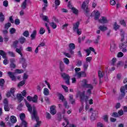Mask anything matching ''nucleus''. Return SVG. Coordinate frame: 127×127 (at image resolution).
Listing matches in <instances>:
<instances>
[{"label":"nucleus","instance_id":"f257e3e1","mask_svg":"<svg viewBox=\"0 0 127 127\" xmlns=\"http://www.w3.org/2000/svg\"><path fill=\"white\" fill-rule=\"evenodd\" d=\"M25 105L26 107L28 108V111L30 113V114H32V120H36L37 122V124L35 126V127H40V124H41V122L38 121L39 120V118L37 115V111H36V108L35 107H33V113H32V107L31 105L28 103L27 101L25 100Z\"/></svg>","mask_w":127,"mask_h":127},{"label":"nucleus","instance_id":"f03ea898","mask_svg":"<svg viewBox=\"0 0 127 127\" xmlns=\"http://www.w3.org/2000/svg\"><path fill=\"white\" fill-rule=\"evenodd\" d=\"M75 74L74 77H76L77 79H81L82 77H87V73L85 71H81V68L76 67L74 69Z\"/></svg>","mask_w":127,"mask_h":127},{"label":"nucleus","instance_id":"7ed1b4c3","mask_svg":"<svg viewBox=\"0 0 127 127\" xmlns=\"http://www.w3.org/2000/svg\"><path fill=\"white\" fill-rule=\"evenodd\" d=\"M93 13H94L95 20H98L100 23L105 24L108 23V20L106 17L102 16L100 19H99V17H100V12L99 11H94Z\"/></svg>","mask_w":127,"mask_h":127},{"label":"nucleus","instance_id":"20e7f679","mask_svg":"<svg viewBox=\"0 0 127 127\" xmlns=\"http://www.w3.org/2000/svg\"><path fill=\"white\" fill-rule=\"evenodd\" d=\"M80 102L82 104V106L80 107L79 112L81 113L84 109V106L83 105V103L84 101L87 102V101L89 99V97L88 96L85 95V92H83L80 94Z\"/></svg>","mask_w":127,"mask_h":127},{"label":"nucleus","instance_id":"39448f33","mask_svg":"<svg viewBox=\"0 0 127 127\" xmlns=\"http://www.w3.org/2000/svg\"><path fill=\"white\" fill-rule=\"evenodd\" d=\"M15 73H17V74H21V73H23V70L16 69L15 70V72H11L10 71L8 72V75L11 79L12 81H16V77H15V76H14Z\"/></svg>","mask_w":127,"mask_h":127},{"label":"nucleus","instance_id":"423d86ee","mask_svg":"<svg viewBox=\"0 0 127 127\" xmlns=\"http://www.w3.org/2000/svg\"><path fill=\"white\" fill-rule=\"evenodd\" d=\"M119 48L123 53H126L127 52V43H121L120 44Z\"/></svg>","mask_w":127,"mask_h":127},{"label":"nucleus","instance_id":"0eeeda50","mask_svg":"<svg viewBox=\"0 0 127 127\" xmlns=\"http://www.w3.org/2000/svg\"><path fill=\"white\" fill-rule=\"evenodd\" d=\"M81 8L83 10V12L86 15H87V14H88V13L90 12V10H89L88 5H87L86 2H83L82 4L81 5Z\"/></svg>","mask_w":127,"mask_h":127},{"label":"nucleus","instance_id":"6e6552de","mask_svg":"<svg viewBox=\"0 0 127 127\" xmlns=\"http://www.w3.org/2000/svg\"><path fill=\"white\" fill-rule=\"evenodd\" d=\"M62 77L65 80V83L67 85H70V76H69V75L63 73L62 74Z\"/></svg>","mask_w":127,"mask_h":127},{"label":"nucleus","instance_id":"1a4fd4ad","mask_svg":"<svg viewBox=\"0 0 127 127\" xmlns=\"http://www.w3.org/2000/svg\"><path fill=\"white\" fill-rule=\"evenodd\" d=\"M126 90H127V84L121 87L120 89L121 95L120 96V98H123L126 96Z\"/></svg>","mask_w":127,"mask_h":127},{"label":"nucleus","instance_id":"9d476101","mask_svg":"<svg viewBox=\"0 0 127 127\" xmlns=\"http://www.w3.org/2000/svg\"><path fill=\"white\" fill-rule=\"evenodd\" d=\"M98 111L94 110L93 111L92 115L90 117V120L91 122H94L95 120H97V118H98Z\"/></svg>","mask_w":127,"mask_h":127},{"label":"nucleus","instance_id":"9b49d317","mask_svg":"<svg viewBox=\"0 0 127 127\" xmlns=\"http://www.w3.org/2000/svg\"><path fill=\"white\" fill-rule=\"evenodd\" d=\"M19 62L20 63H21V64H22V67L24 69H25V68L27 67V63H26V60L24 58H21L20 59Z\"/></svg>","mask_w":127,"mask_h":127},{"label":"nucleus","instance_id":"f8f14e48","mask_svg":"<svg viewBox=\"0 0 127 127\" xmlns=\"http://www.w3.org/2000/svg\"><path fill=\"white\" fill-rule=\"evenodd\" d=\"M105 75H107L106 72L105 73L104 71H102L101 70L98 71V77L100 80V84H102V79H103L104 76H105Z\"/></svg>","mask_w":127,"mask_h":127},{"label":"nucleus","instance_id":"ddd939ff","mask_svg":"<svg viewBox=\"0 0 127 127\" xmlns=\"http://www.w3.org/2000/svg\"><path fill=\"white\" fill-rule=\"evenodd\" d=\"M85 52H86V56H89L91 54V51L92 52H94L95 54H97L96 52H95V49H93V47H89V49L84 50Z\"/></svg>","mask_w":127,"mask_h":127},{"label":"nucleus","instance_id":"4468645a","mask_svg":"<svg viewBox=\"0 0 127 127\" xmlns=\"http://www.w3.org/2000/svg\"><path fill=\"white\" fill-rule=\"evenodd\" d=\"M82 82V87L83 88L92 87V84H87V80L83 79Z\"/></svg>","mask_w":127,"mask_h":127},{"label":"nucleus","instance_id":"2eb2a0df","mask_svg":"<svg viewBox=\"0 0 127 127\" xmlns=\"http://www.w3.org/2000/svg\"><path fill=\"white\" fill-rule=\"evenodd\" d=\"M56 106L55 105L52 106L50 107V113L54 116V115H56Z\"/></svg>","mask_w":127,"mask_h":127},{"label":"nucleus","instance_id":"dca6fc26","mask_svg":"<svg viewBox=\"0 0 127 127\" xmlns=\"http://www.w3.org/2000/svg\"><path fill=\"white\" fill-rule=\"evenodd\" d=\"M117 49V47L116 46V44L114 42H112L110 45V51L111 52H115Z\"/></svg>","mask_w":127,"mask_h":127},{"label":"nucleus","instance_id":"f3484780","mask_svg":"<svg viewBox=\"0 0 127 127\" xmlns=\"http://www.w3.org/2000/svg\"><path fill=\"white\" fill-rule=\"evenodd\" d=\"M79 25H80V22L77 21L73 24V30L76 31L77 29H79Z\"/></svg>","mask_w":127,"mask_h":127},{"label":"nucleus","instance_id":"a211bd4d","mask_svg":"<svg viewBox=\"0 0 127 127\" xmlns=\"http://www.w3.org/2000/svg\"><path fill=\"white\" fill-rule=\"evenodd\" d=\"M27 7V0H24L21 4L22 9H25Z\"/></svg>","mask_w":127,"mask_h":127},{"label":"nucleus","instance_id":"6ab92c4d","mask_svg":"<svg viewBox=\"0 0 127 127\" xmlns=\"http://www.w3.org/2000/svg\"><path fill=\"white\" fill-rule=\"evenodd\" d=\"M37 34V31L36 30H34L30 36L32 40H34V39H35V37H36Z\"/></svg>","mask_w":127,"mask_h":127},{"label":"nucleus","instance_id":"aec40b11","mask_svg":"<svg viewBox=\"0 0 127 127\" xmlns=\"http://www.w3.org/2000/svg\"><path fill=\"white\" fill-rule=\"evenodd\" d=\"M23 126L24 127H27V122L24 120H22L21 124L19 125H16L15 127H22Z\"/></svg>","mask_w":127,"mask_h":127},{"label":"nucleus","instance_id":"412c9836","mask_svg":"<svg viewBox=\"0 0 127 127\" xmlns=\"http://www.w3.org/2000/svg\"><path fill=\"white\" fill-rule=\"evenodd\" d=\"M121 36L120 41L124 42V41H125V32H124L123 30H121Z\"/></svg>","mask_w":127,"mask_h":127},{"label":"nucleus","instance_id":"4be33fe9","mask_svg":"<svg viewBox=\"0 0 127 127\" xmlns=\"http://www.w3.org/2000/svg\"><path fill=\"white\" fill-rule=\"evenodd\" d=\"M10 121L12 124H15L17 120H16V117L14 116H11L10 118Z\"/></svg>","mask_w":127,"mask_h":127},{"label":"nucleus","instance_id":"5701e85b","mask_svg":"<svg viewBox=\"0 0 127 127\" xmlns=\"http://www.w3.org/2000/svg\"><path fill=\"white\" fill-rule=\"evenodd\" d=\"M21 51H22V47H20V48L19 49H18V48L16 49V52L17 53H18V54H19V55H20L21 58H22V57H23L22 56V53H21Z\"/></svg>","mask_w":127,"mask_h":127},{"label":"nucleus","instance_id":"b1692460","mask_svg":"<svg viewBox=\"0 0 127 127\" xmlns=\"http://www.w3.org/2000/svg\"><path fill=\"white\" fill-rule=\"evenodd\" d=\"M88 89L86 91L87 96H90L92 94V90H93V85H91V87H87Z\"/></svg>","mask_w":127,"mask_h":127},{"label":"nucleus","instance_id":"393cba45","mask_svg":"<svg viewBox=\"0 0 127 127\" xmlns=\"http://www.w3.org/2000/svg\"><path fill=\"white\" fill-rule=\"evenodd\" d=\"M19 42H20L21 44H23V43H25V42H26V39H25L24 37H21L19 39Z\"/></svg>","mask_w":127,"mask_h":127},{"label":"nucleus","instance_id":"a878e982","mask_svg":"<svg viewBox=\"0 0 127 127\" xmlns=\"http://www.w3.org/2000/svg\"><path fill=\"white\" fill-rule=\"evenodd\" d=\"M38 97L37 96V95H34L33 97H32V102H33V103L37 104L38 102Z\"/></svg>","mask_w":127,"mask_h":127},{"label":"nucleus","instance_id":"bb28decb","mask_svg":"<svg viewBox=\"0 0 127 127\" xmlns=\"http://www.w3.org/2000/svg\"><path fill=\"white\" fill-rule=\"evenodd\" d=\"M99 29L101 31H106V30H108V27L106 26L101 25L98 27Z\"/></svg>","mask_w":127,"mask_h":127},{"label":"nucleus","instance_id":"cd10ccee","mask_svg":"<svg viewBox=\"0 0 127 127\" xmlns=\"http://www.w3.org/2000/svg\"><path fill=\"white\" fill-rule=\"evenodd\" d=\"M17 99L19 103H20L23 100V97L21 94H17Z\"/></svg>","mask_w":127,"mask_h":127},{"label":"nucleus","instance_id":"c85d7f7f","mask_svg":"<svg viewBox=\"0 0 127 127\" xmlns=\"http://www.w3.org/2000/svg\"><path fill=\"white\" fill-rule=\"evenodd\" d=\"M0 55H1V56H2V58H3V59H6V53H5V52H4V51H3L2 50H0Z\"/></svg>","mask_w":127,"mask_h":127},{"label":"nucleus","instance_id":"c756f323","mask_svg":"<svg viewBox=\"0 0 127 127\" xmlns=\"http://www.w3.org/2000/svg\"><path fill=\"white\" fill-rule=\"evenodd\" d=\"M4 15H3V13H2V12H0V21L1 22H3L4 21Z\"/></svg>","mask_w":127,"mask_h":127},{"label":"nucleus","instance_id":"7c9ffc66","mask_svg":"<svg viewBox=\"0 0 127 127\" xmlns=\"http://www.w3.org/2000/svg\"><path fill=\"white\" fill-rule=\"evenodd\" d=\"M84 71L83 72H86L87 71V69H88V67H89V64H88V63H85L83 65Z\"/></svg>","mask_w":127,"mask_h":127},{"label":"nucleus","instance_id":"2f4dec72","mask_svg":"<svg viewBox=\"0 0 127 127\" xmlns=\"http://www.w3.org/2000/svg\"><path fill=\"white\" fill-rule=\"evenodd\" d=\"M43 93L45 96H48L49 95V89L47 88L44 89Z\"/></svg>","mask_w":127,"mask_h":127},{"label":"nucleus","instance_id":"473e14b6","mask_svg":"<svg viewBox=\"0 0 127 127\" xmlns=\"http://www.w3.org/2000/svg\"><path fill=\"white\" fill-rule=\"evenodd\" d=\"M17 44H18V41L17 40L14 41V42H13V44L11 47H13V48H17Z\"/></svg>","mask_w":127,"mask_h":127},{"label":"nucleus","instance_id":"72a5a7b5","mask_svg":"<svg viewBox=\"0 0 127 127\" xmlns=\"http://www.w3.org/2000/svg\"><path fill=\"white\" fill-rule=\"evenodd\" d=\"M50 25L53 28V29H55L57 27V24L55 23L54 22H52L50 23Z\"/></svg>","mask_w":127,"mask_h":127},{"label":"nucleus","instance_id":"f704fd0d","mask_svg":"<svg viewBox=\"0 0 127 127\" xmlns=\"http://www.w3.org/2000/svg\"><path fill=\"white\" fill-rule=\"evenodd\" d=\"M43 20H44V21H46V22H49V18H48V16L46 15H44L42 16Z\"/></svg>","mask_w":127,"mask_h":127},{"label":"nucleus","instance_id":"c9c22d12","mask_svg":"<svg viewBox=\"0 0 127 127\" xmlns=\"http://www.w3.org/2000/svg\"><path fill=\"white\" fill-rule=\"evenodd\" d=\"M101 39V36L98 35L96 37V39L94 40V43L95 44H98L99 43V40Z\"/></svg>","mask_w":127,"mask_h":127},{"label":"nucleus","instance_id":"e433bc0d","mask_svg":"<svg viewBox=\"0 0 127 127\" xmlns=\"http://www.w3.org/2000/svg\"><path fill=\"white\" fill-rule=\"evenodd\" d=\"M68 47L69 49L74 50L75 48V44L74 43L69 44Z\"/></svg>","mask_w":127,"mask_h":127},{"label":"nucleus","instance_id":"4c0bfd02","mask_svg":"<svg viewBox=\"0 0 127 127\" xmlns=\"http://www.w3.org/2000/svg\"><path fill=\"white\" fill-rule=\"evenodd\" d=\"M23 36H25V37H28L29 36V32L28 31L26 30L23 33Z\"/></svg>","mask_w":127,"mask_h":127},{"label":"nucleus","instance_id":"58836bf2","mask_svg":"<svg viewBox=\"0 0 127 127\" xmlns=\"http://www.w3.org/2000/svg\"><path fill=\"white\" fill-rule=\"evenodd\" d=\"M64 62L66 65H68V64H70V61H69V59H68L67 58H64Z\"/></svg>","mask_w":127,"mask_h":127},{"label":"nucleus","instance_id":"ea45409f","mask_svg":"<svg viewBox=\"0 0 127 127\" xmlns=\"http://www.w3.org/2000/svg\"><path fill=\"white\" fill-rule=\"evenodd\" d=\"M24 84H25V80H22L18 84V87H19V88L22 87Z\"/></svg>","mask_w":127,"mask_h":127},{"label":"nucleus","instance_id":"a19ab883","mask_svg":"<svg viewBox=\"0 0 127 127\" xmlns=\"http://www.w3.org/2000/svg\"><path fill=\"white\" fill-rule=\"evenodd\" d=\"M4 110L5 111V112H9L10 108H9V107H8V105H4Z\"/></svg>","mask_w":127,"mask_h":127},{"label":"nucleus","instance_id":"79ce46f5","mask_svg":"<svg viewBox=\"0 0 127 127\" xmlns=\"http://www.w3.org/2000/svg\"><path fill=\"white\" fill-rule=\"evenodd\" d=\"M114 28L115 30H118L120 28V25L117 24V22H115L114 24Z\"/></svg>","mask_w":127,"mask_h":127},{"label":"nucleus","instance_id":"37998d69","mask_svg":"<svg viewBox=\"0 0 127 127\" xmlns=\"http://www.w3.org/2000/svg\"><path fill=\"white\" fill-rule=\"evenodd\" d=\"M62 87L66 93L69 92V89H68V87L66 85H62Z\"/></svg>","mask_w":127,"mask_h":127},{"label":"nucleus","instance_id":"c03bdc74","mask_svg":"<svg viewBox=\"0 0 127 127\" xmlns=\"http://www.w3.org/2000/svg\"><path fill=\"white\" fill-rule=\"evenodd\" d=\"M43 2L45 4H44V6L43 7V10H45V9H46V7H47V0H43Z\"/></svg>","mask_w":127,"mask_h":127},{"label":"nucleus","instance_id":"a18cd8bd","mask_svg":"<svg viewBox=\"0 0 127 127\" xmlns=\"http://www.w3.org/2000/svg\"><path fill=\"white\" fill-rule=\"evenodd\" d=\"M74 32H76L78 35H81L82 34V31L81 29H77L76 31H73Z\"/></svg>","mask_w":127,"mask_h":127},{"label":"nucleus","instance_id":"49530a36","mask_svg":"<svg viewBox=\"0 0 127 127\" xmlns=\"http://www.w3.org/2000/svg\"><path fill=\"white\" fill-rule=\"evenodd\" d=\"M63 119L64 121H65V123H66L65 126H64V127H68L67 126L68 125H69V121H68V119H67V118L65 117V116H63Z\"/></svg>","mask_w":127,"mask_h":127},{"label":"nucleus","instance_id":"de8ad7c7","mask_svg":"<svg viewBox=\"0 0 127 127\" xmlns=\"http://www.w3.org/2000/svg\"><path fill=\"white\" fill-rule=\"evenodd\" d=\"M111 116L112 117H114V118H119V117H120L119 113L117 112L113 113Z\"/></svg>","mask_w":127,"mask_h":127},{"label":"nucleus","instance_id":"09e8293b","mask_svg":"<svg viewBox=\"0 0 127 127\" xmlns=\"http://www.w3.org/2000/svg\"><path fill=\"white\" fill-rule=\"evenodd\" d=\"M25 118V114L22 113L20 115V120L22 121H24V119Z\"/></svg>","mask_w":127,"mask_h":127},{"label":"nucleus","instance_id":"8fccbe9b","mask_svg":"<svg viewBox=\"0 0 127 127\" xmlns=\"http://www.w3.org/2000/svg\"><path fill=\"white\" fill-rule=\"evenodd\" d=\"M39 32H40V34H42V35L44 34V33H45V29H44V28L41 27L40 29Z\"/></svg>","mask_w":127,"mask_h":127},{"label":"nucleus","instance_id":"3c124183","mask_svg":"<svg viewBox=\"0 0 127 127\" xmlns=\"http://www.w3.org/2000/svg\"><path fill=\"white\" fill-rule=\"evenodd\" d=\"M8 54L11 57H14L15 56V54H14V53L11 51H8Z\"/></svg>","mask_w":127,"mask_h":127},{"label":"nucleus","instance_id":"603ef678","mask_svg":"<svg viewBox=\"0 0 127 127\" xmlns=\"http://www.w3.org/2000/svg\"><path fill=\"white\" fill-rule=\"evenodd\" d=\"M103 119L104 122H106V123H107V122H108V121H109V116L105 115L103 116Z\"/></svg>","mask_w":127,"mask_h":127},{"label":"nucleus","instance_id":"864d4df0","mask_svg":"<svg viewBox=\"0 0 127 127\" xmlns=\"http://www.w3.org/2000/svg\"><path fill=\"white\" fill-rule=\"evenodd\" d=\"M11 25V24L10 23L8 22L5 24L4 27H5V29H7L8 28H9V27H10Z\"/></svg>","mask_w":127,"mask_h":127},{"label":"nucleus","instance_id":"5fc2aeb1","mask_svg":"<svg viewBox=\"0 0 127 127\" xmlns=\"http://www.w3.org/2000/svg\"><path fill=\"white\" fill-rule=\"evenodd\" d=\"M92 57H89L86 58L85 60H86L87 63H90V62H91V61H92Z\"/></svg>","mask_w":127,"mask_h":127},{"label":"nucleus","instance_id":"6e6d98bb","mask_svg":"<svg viewBox=\"0 0 127 127\" xmlns=\"http://www.w3.org/2000/svg\"><path fill=\"white\" fill-rule=\"evenodd\" d=\"M15 92V88H11L10 90V93L12 94V96H14V92Z\"/></svg>","mask_w":127,"mask_h":127},{"label":"nucleus","instance_id":"4d7b16f0","mask_svg":"<svg viewBox=\"0 0 127 127\" xmlns=\"http://www.w3.org/2000/svg\"><path fill=\"white\" fill-rule=\"evenodd\" d=\"M123 56L124 53H123L122 52H119L117 55V57H118V58H121V57H123Z\"/></svg>","mask_w":127,"mask_h":127},{"label":"nucleus","instance_id":"13d9d810","mask_svg":"<svg viewBox=\"0 0 127 127\" xmlns=\"http://www.w3.org/2000/svg\"><path fill=\"white\" fill-rule=\"evenodd\" d=\"M71 9H72L73 13H75V14H78V10H77V9L75 8L74 7H71Z\"/></svg>","mask_w":127,"mask_h":127},{"label":"nucleus","instance_id":"bf43d9fd","mask_svg":"<svg viewBox=\"0 0 127 127\" xmlns=\"http://www.w3.org/2000/svg\"><path fill=\"white\" fill-rule=\"evenodd\" d=\"M55 3L57 6H58V5H60V0H55Z\"/></svg>","mask_w":127,"mask_h":127},{"label":"nucleus","instance_id":"052dcab7","mask_svg":"<svg viewBox=\"0 0 127 127\" xmlns=\"http://www.w3.org/2000/svg\"><path fill=\"white\" fill-rule=\"evenodd\" d=\"M82 61L79 60L77 62L76 66L80 67V66H82Z\"/></svg>","mask_w":127,"mask_h":127},{"label":"nucleus","instance_id":"680f3d73","mask_svg":"<svg viewBox=\"0 0 127 127\" xmlns=\"http://www.w3.org/2000/svg\"><path fill=\"white\" fill-rule=\"evenodd\" d=\"M3 84H4V79H0V86L2 87V86H3Z\"/></svg>","mask_w":127,"mask_h":127},{"label":"nucleus","instance_id":"e2e57ef3","mask_svg":"<svg viewBox=\"0 0 127 127\" xmlns=\"http://www.w3.org/2000/svg\"><path fill=\"white\" fill-rule=\"evenodd\" d=\"M14 22L16 25H19V23H20V20H19V19H16L14 21Z\"/></svg>","mask_w":127,"mask_h":127},{"label":"nucleus","instance_id":"0e129e2a","mask_svg":"<svg viewBox=\"0 0 127 127\" xmlns=\"http://www.w3.org/2000/svg\"><path fill=\"white\" fill-rule=\"evenodd\" d=\"M16 30L14 29V28H12L10 30V33L11 34H13L14 33H15Z\"/></svg>","mask_w":127,"mask_h":127},{"label":"nucleus","instance_id":"69168bd1","mask_svg":"<svg viewBox=\"0 0 127 127\" xmlns=\"http://www.w3.org/2000/svg\"><path fill=\"white\" fill-rule=\"evenodd\" d=\"M59 99L60 100H61L62 102H64V101H65V98H64V96H63V95H62V94L60 95Z\"/></svg>","mask_w":127,"mask_h":127},{"label":"nucleus","instance_id":"338daca9","mask_svg":"<svg viewBox=\"0 0 127 127\" xmlns=\"http://www.w3.org/2000/svg\"><path fill=\"white\" fill-rule=\"evenodd\" d=\"M118 115L119 117L124 115V111H123V110H120L118 111Z\"/></svg>","mask_w":127,"mask_h":127},{"label":"nucleus","instance_id":"774afa93","mask_svg":"<svg viewBox=\"0 0 127 127\" xmlns=\"http://www.w3.org/2000/svg\"><path fill=\"white\" fill-rule=\"evenodd\" d=\"M97 127H105V126H104V124H103L102 123H101V122L97 123Z\"/></svg>","mask_w":127,"mask_h":127}]
</instances>
